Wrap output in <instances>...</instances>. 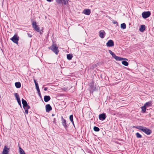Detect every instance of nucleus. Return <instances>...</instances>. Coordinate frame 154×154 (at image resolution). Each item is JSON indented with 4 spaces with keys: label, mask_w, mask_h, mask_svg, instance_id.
I'll use <instances>...</instances> for the list:
<instances>
[{
    "label": "nucleus",
    "mask_w": 154,
    "mask_h": 154,
    "mask_svg": "<svg viewBox=\"0 0 154 154\" xmlns=\"http://www.w3.org/2000/svg\"><path fill=\"white\" fill-rule=\"evenodd\" d=\"M27 34H28V35L29 37H32V35L31 34H30L28 33Z\"/></svg>",
    "instance_id": "nucleus-36"
},
{
    "label": "nucleus",
    "mask_w": 154,
    "mask_h": 154,
    "mask_svg": "<svg viewBox=\"0 0 154 154\" xmlns=\"http://www.w3.org/2000/svg\"><path fill=\"white\" fill-rule=\"evenodd\" d=\"M136 135L137 137L138 138H140L142 137V135L138 132H137L136 134Z\"/></svg>",
    "instance_id": "nucleus-26"
},
{
    "label": "nucleus",
    "mask_w": 154,
    "mask_h": 154,
    "mask_svg": "<svg viewBox=\"0 0 154 154\" xmlns=\"http://www.w3.org/2000/svg\"><path fill=\"white\" fill-rule=\"evenodd\" d=\"M20 154H25L23 150L20 147L19 148Z\"/></svg>",
    "instance_id": "nucleus-24"
},
{
    "label": "nucleus",
    "mask_w": 154,
    "mask_h": 154,
    "mask_svg": "<svg viewBox=\"0 0 154 154\" xmlns=\"http://www.w3.org/2000/svg\"><path fill=\"white\" fill-rule=\"evenodd\" d=\"M25 110V113L26 114L28 113V109H24Z\"/></svg>",
    "instance_id": "nucleus-34"
},
{
    "label": "nucleus",
    "mask_w": 154,
    "mask_h": 154,
    "mask_svg": "<svg viewBox=\"0 0 154 154\" xmlns=\"http://www.w3.org/2000/svg\"><path fill=\"white\" fill-rule=\"evenodd\" d=\"M15 86L17 88H20L21 87V83L19 82H16L15 83Z\"/></svg>",
    "instance_id": "nucleus-17"
},
{
    "label": "nucleus",
    "mask_w": 154,
    "mask_h": 154,
    "mask_svg": "<svg viewBox=\"0 0 154 154\" xmlns=\"http://www.w3.org/2000/svg\"><path fill=\"white\" fill-rule=\"evenodd\" d=\"M55 119H54V121H55Z\"/></svg>",
    "instance_id": "nucleus-44"
},
{
    "label": "nucleus",
    "mask_w": 154,
    "mask_h": 154,
    "mask_svg": "<svg viewBox=\"0 0 154 154\" xmlns=\"http://www.w3.org/2000/svg\"><path fill=\"white\" fill-rule=\"evenodd\" d=\"M112 57L116 59V60L118 59V57L116 56L115 54H113V55H112Z\"/></svg>",
    "instance_id": "nucleus-28"
},
{
    "label": "nucleus",
    "mask_w": 154,
    "mask_h": 154,
    "mask_svg": "<svg viewBox=\"0 0 154 154\" xmlns=\"http://www.w3.org/2000/svg\"><path fill=\"white\" fill-rule=\"evenodd\" d=\"M22 103L23 105V106L25 105L27 103V102L26 100H24L22 98Z\"/></svg>",
    "instance_id": "nucleus-27"
},
{
    "label": "nucleus",
    "mask_w": 154,
    "mask_h": 154,
    "mask_svg": "<svg viewBox=\"0 0 154 154\" xmlns=\"http://www.w3.org/2000/svg\"><path fill=\"white\" fill-rule=\"evenodd\" d=\"M141 108L142 111V112L143 113H145L146 112V107L144 105L143 106H142Z\"/></svg>",
    "instance_id": "nucleus-20"
},
{
    "label": "nucleus",
    "mask_w": 154,
    "mask_h": 154,
    "mask_svg": "<svg viewBox=\"0 0 154 154\" xmlns=\"http://www.w3.org/2000/svg\"><path fill=\"white\" fill-rule=\"evenodd\" d=\"M61 119L62 121V124L66 130H67L68 127V126L66 125V120L63 119V116L61 117Z\"/></svg>",
    "instance_id": "nucleus-8"
},
{
    "label": "nucleus",
    "mask_w": 154,
    "mask_h": 154,
    "mask_svg": "<svg viewBox=\"0 0 154 154\" xmlns=\"http://www.w3.org/2000/svg\"><path fill=\"white\" fill-rule=\"evenodd\" d=\"M49 49H51L56 54H57L59 52L58 47L55 44H53L48 47Z\"/></svg>",
    "instance_id": "nucleus-3"
},
{
    "label": "nucleus",
    "mask_w": 154,
    "mask_h": 154,
    "mask_svg": "<svg viewBox=\"0 0 154 154\" xmlns=\"http://www.w3.org/2000/svg\"><path fill=\"white\" fill-rule=\"evenodd\" d=\"M45 109L46 112H49L52 109V108L49 104H48L45 106Z\"/></svg>",
    "instance_id": "nucleus-12"
},
{
    "label": "nucleus",
    "mask_w": 154,
    "mask_h": 154,
    "mask_svg": "<svg viewBox=\"0 0 154 154\" xmlns=\"http://www.w3.org/2000/svg\"><path fill=\"white\" fill-rule=\"evenodd\" d=\"M109 52L112 55H113V54H114L111 50H109Z\"/></svg>",
    "instance_id": "nucleus-33"
},
{
    "label": "nucleus",
    "mask_w": 154,
    "mask_h": 154,
    "mask_svg": "<svg viewBox=\"0 0 154 154\" xmlns=\"http://www.w3.org/2000/svg\"><path fill=\"white\" fill-rule=\"evenodd\" d=\"M48 2H51L53 1V0H46Z\"/></svg>",
    "instance_id": "nucleus-41"
},
{
    "label": "nucleus",
    "mask_w": 154,
    "mask_h": 154,
    "mask_svg": "<svg viewBox=\"0 0 154 154\" xmlns=\"http://www.w3.org/2000/svg\"><path fill=\"white\" fill-rule=\"evenodd\" d=\"M73 55L72 54H68L67 55V58L69 60H71L72 57Z\"/></svg>",
    "instance_id": "nucleus-18"
},
{
    "label": "nucleus",
    "mask_w": 154,
    "mask_h": 154,
    "mask_svg": "<svg viewBox=\"0 0 154 154\" xmlns=\"http://www.w3.org/2000/svg\"><path fill=\"white\" fill-rule=\"evenodd\" d=\"M133 128H135L137 129H139L148 135L152 133V131L150 130L143 126H133Z\"/></svg>",
    "instance_id": "nucleus-1"
},
{
    "label": "nucleus",
    "mask_w": 154,
    "mask_h": 154,
    "mask_svg": "<svg viewBox=\"0 0 154 154\" xmlns=\"http://www.w3.org/2000/svg\"><path fill=\"white\" fill-rule=\"evenodd\" d=\"M11 39L14 43L18 44V42L19 39V37L17 35H15Z\"/></svg>",
    "instance_id": "nucleus-6"
},
{
    "label": "nucleus",
    "mask_w": 154,
    "mask_h": 154,
    "mask_svg": "<svg viewBox=\"0 0 154 154\" xmlns=\"http://www.w3.org/2000/svg\"><path fill=\"white\" fill-rule=\"evenodd\" d=\"M121 27L122 29H125L126 28V25L124 23H122L121 25Z\"/></svg>",
    "instance_id": "nucleus-22"
},
{
    "label": "nucleus",
    "mask_w": 154,
    "mask_h": 154,
    "mask_svg": "<svg viewBox=\"0 0 154 154\" xmlns=\"http://www.w3.org/2000/svg\"><path fill=\"white\" fill-rule=\"evenodd\" d=\"M145 29V26L144 25H142L139 29V30L141 32H143Z\"/></svg>",
    "instance_id": "nucleus-15"
},
{
    "label": "nucleus",
    "mask_w": 154,
    "mask_h": 154,
    "mask_svg": "<svg viewBox=\"0 0 154 154\" xmlns=\"http://www.w3.org/2000/svg\"><path fill=\"white\" fill-rule=\"evenodd\" d=\"M9 148L7 147L6 146H5L4 147L2 154H8Z\"/></svg>",
    "instance_id": "nucleus-11"
},
{
    "label": "nucleus",
    "mask_w": 154,
    "mask_h": 154,
    "mask_svg": "<svg viewBox=\"0 0 154 154\" xmlns=\"http://www.w3.org/2000/svg\"><path fill=\"white\" fill-rule=\"evenodd\" d=\"M99 36L100 38H103L105 35L106 33L104 30H100L99 32Z\"/></svg>",
    "instance_id": "nucleus-10"
},
{
    "label": "nucleus",
    "mask_w": 154,
    "mask_h": 154,
    "mask_svg": "<svg viewBox=\"0 0 154 154\" xmlns=\"http://www.w3.org/2000/svg\"><path fill=\"white\" fill-rule=\"evenodd\" d=\"M69 0H56V2L58 4H64L66 5L68 4Z\"/></svg>",
    "instance_id": "nucleus-5"
},
{
    "label": "nucleus",
    "mask_w": 154,
    "mask_h": 154,
    "mask_svg": "<svg viewBox=\"0 0 154 154\" xmlns=\"http://www.w3.org/2000/svg\"><path fill=\"white\" fill-rule=\"evenodd\" d=\"M30 108H28L27 106H26V107H25V108H23V109H29Z\"/></svg>",
    "instance_id": "nucleus-39"
},
{
    "label": "nucleus",
    "mask_w": 154,
    "mask_h": 154,
    "mask_svg": "<svg viewBox=\"0 0 154 154\" xmlns=\"http://www.w3.org/2000/svg\"><path fill=\"white\" fill-rule=\"evenodd\" d=\"M47 90H48V88H47V87H45L44 89V90L45 91H46Z\"/></svg>",
    "instance_id": "nucleus-38"
},
{
    "label": "nucleus",
    "mask_w": 154,
    "mask_h": 154,
    "mask_svg": "<svg viewBox=\"0 0 154 154\" xmlns=\"http://www.w3.org/2000/svg\"><path fill=\"white\" fill-rule=\"evenodd\" d=\"M26 106H27L28 108H30V106L28 105L27 103H26V104H25V105H24L23 106V108H25Z\"/></svg>",
    "instance_id": "nucleus-31"
},
{
    "label": "nucleus",
    "mask_w": 154,
    "mask_h": 154,
    "mask_svg": "<svg viewBox=\"0 0 154 154\" xmlns=\"http://www.w3.org/2000/svg\"><path fill=\"white\" fill-rule=\"evenodd\" d=\"M51 99V98L49 96H45L44 97V100L45 102H48Z\"/></svg>",
    "instance_id": "nucleus-14"
},
{
    "label": "nucleus",
    "mask_w": 154,
    "mask_h": 154,
    "mask_svg": "<svg viewBox=\"0 0 154 154\" xmlns=\"http://www.w3.org/2000/svg\"><path fill=\"white\" fill-rule=\"evenodd\" d=\"M106 45L107 47H112L114 45V43L112 40H110L107 42Z\"/></svg>",
    "instance_id": "nucleus-9"
},
{
    "label": "nucleus",
    "mask_w": 154,
    "mask_h": 154,
    "mask_svg": "<svg viewBox=\"0 0 154 154\" xmlns=\"http://www.w3.org/2000/svg\"><path fill=\"white\" fill-rule=\"evenodd\" d=\"M113 23L114 24H118V23L116 21H115V20H113Z\"/></svg>",
    "instance_id": "nucleus-35"
},
{
    "label": "nucleus",
    "mask_w": 154,
    "mask_h": 154,
    "mask_svg": "<svg viewBox=\"0 0 154 154\" xmlns=\"http://www.w3.org/2000/svg\"><path fill=\"white\" fill-rule=\"evenodd\" d=\"M55 116V115L54 114H52V116Z\"/></svg>",
    "instance_id": "nucleus-43"
},
{
    "label": "nucleus",
    "mask_w": 154,
    "mask_h": 154,
    "mask_svg": "<svg viewBox=\"0 0 154 154\" xmlns=\"http://www.w3.org/2000/svg\"><path fill=\"white\" fill-rule=\"evenodd\" d=\"M151 15V13L150 11L144 12L142 14V17L144 19L148 17Z\"/></svg>",
    "instance_id": "nucleus-4"
},
{
    "label": "nucleus",
    "mask_w": 154,
    "mask_h": 154,
    "mask_svg": "<svg viewBox=\"0 0 154 154\" xmlns=\"http://www.w3.org/2000/svg\"><path fill=\"white\" fill-rule=\"evenodd\" d=\"M37 23L35 21H34L32 23V26L34 30L37 32H39L41 35L42 34L43 31L40 30V27L37 25Z\"/></svg>",
    "instance_id": "nucleus-2"
},
{
    "label": "nucleus",
    "mask_w": 154,
    "mask_h": 154,
    "mask_svg": "<svg viewBox=\"0 0 154 154\" xmlns=\"http://www.w3.org/2000/svg\"><path fill=\"white\" fill-rule=\"evenodd\" d=\"M14 95L16 97V99L17 100H17H20L19 95L17 93H15L14 94Z\"/></svg>",
    "instance_id": "nucleus-19"
},
{
    "label": "nucleus",
    "mask_w": 154,
    "mask_h": 154,
    "mask_svg": "<svg viewBox=\"0 0 154 154\" xmlns=\"http://www.w3.org/2000/svg\"><path fill=\"white\" fill-rule=\"evenodd\" d=\"M144 106H145L146 108L150 106H152L151 101H149L146 102L144 104Z\"/></svg>",
    "instance_id": "nucleus-16"
},
{
    "label": "nucleus",
    "mask_w": 154,
    "mask_h": 154,
    "mask_svg": "<svg viewBox=\"0 0 154 154\" xmlns=\"http://www.w3.org/2000/svg\"><path fill=\"white\" fill-rule=\"evenodd\" d=\"M106 117V114L105 113H103L99 115V119L100 120L103 121L105 119Z\"/></svg>",
    "instance_id": "nucleus-7"
},
{
    "label": "nucleus",
    "mask_w": 154,
    "mask_h": 154,
    "mask_svg": "<svg viewBox=\"0 0 154 154\" xmlns=\"http://www.w3.org/2000/svg\"><path fill=\"white\" fill-rule=\"evenodd\" d=\"M91 13L90 10L89 9H84L83 11V13L86 15H89Z\"/></svg>",
    "instance_id": "nucleus-13"
},
{
    "label": "nucleus",
    "mask_w": 154,
    "mask_h": 154,
    "mask_svg": "<svg viewBox=\"0 0 154 154\" xmlns=\"http://www.w3.org/2000/svg\"><path fill=\"white\" fill-rule=\"evenodd\" d=\"M17 102H18V104L20 106V107L21 108L22 106H21V103L20 100H17Z\"/></svg>",
    "instance_id": "nucleus-32"
},
{
    "label": "nucleus",
    "mask_w": 154,
    "mask_h": 154,
    "mask_svg": "<svg viewBox=\"0 0 154 154\" xmlns=\"http://www.w3.org/2000/svg\"><path fill=\"white\" fill-rule=\"evenodd\" d=\"M93 129L94 131L97 132L99 131L100 130L99 128L96 126H94Z\"/></svg>",
    "instance_id": "nucleus-25"
},
{
    "label": "nucleus",
    "mask_w": 154,
    "mask_h": 154,
    "mask_svg": "<svg viewBox=\"0 0 154 154\" xmlns=\"http://www.w3.org/2000/svg\"><path fill=\"white\" fill-rule=\"evenodd\" d=\"M38 92V95H39V96H41V94L40 91H39V92Z\"/></svg>",
    "instance_id": "nucleus-40"
},
{
    "label": "nucleus",
    "mask_w": 154,
    "mask_h": 154,
    "mask_svg": "<svg viewBox=\"0 0 154 154\" xmlns=\"http://www.w3.org/2000/svg\"><path fill=\"white\" fill-rule=\"evenodd\" d=\"M34 82H35V86H36V84H38V83L36 82V81L35 79H34Z\"/></svg>",
    "instance_id": "nucleus-37"
},
{
    "label": "nucleus",
    "mask_w": 154,
    "mask_h": 154,
    "mask_svg": "<svg viewBox=\"0 0 154 154\" xmlns=\"http://www.w3.org/2000/svg\"><path fill=\"white\" fill-rule=\"evenodd\" d=\"M36 89L37 90L38 92H39L40 91V89L39 88L38 85L37 84H36Z\"/></svg>",
    "instance_id": "nucleus-29"
},
{
    "label": "nucleus",
    "mask_w": 154,
    "mask_h": 154,
    "mask_svg": "<svg viewBox=\"0 0 154 154\" xmlns=\"http://www.w3.org/2000/svg\"><path fill=\"white\" fill-rule=\"evenodd\" d=\"M70 120L71 122H73V116L72 115L70 116L69 117Z\"/></svg>",
    "instance_id": "nucleus-30"
},
{
    "label": "nucleus",
    "mask_w": 154,
    "mask_h": 154,
    "mask_svg": "<svg viewBox=\"0 0 154 154\" xmlns=\"http://www.w3.org/2000/svg\"><path fill=\"white\" fill-rule=\"evenodd\" d=\"M128 60L127 59H126V58H122V57H118V59L117 60V61H121V60Z\"/></svg>",
    "instance_id": "nucleus-21"
},
{
    "label": "nucleus",
    "mask_w": 154,
    "mask_h": 154,
    "mask_svg": "<svg viewBox=\"0 0 154 154\" xmlns=\"http://www.w3.org/2000/svg\"><path fill=\"white\" fill-rule=\"evenodd\" d=\"M71 122L72 123V124L73 125V126H74V127H75V125H74L73 121V122Z\"/></svg>",
    "instance_id": "nucleus-42"
},
{
    "label": "nucleus",
    "mask_w": 154,
    "mask_h": 154,
    "mask_svg": "<svg viewBox=\"0 0 154 154\" xmlns=\"http://www.w3.org/2000/svg\"><path fill=\"white\" fill-rule=\"evenodd\" d=\"M122 63L123 65H124V66H128V63L126 61H122Z\"/></svg>",
    "instance_id": "nucleus-23"
}]
</instances>
